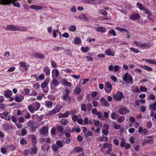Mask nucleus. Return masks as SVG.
Returning <instances> with one entry per match:
<instances>
[{"mask_svg":"<svg viewBox=\"0 0 156 156\" xmlns=\"http://www.w3.org/2000/svg\"><path fill=\"white\" fill-rule=\"evenodd\" d=\"M70 92L69 89H66L65 90L62 92V96L61 97V98L64 101H66L68 100L69 103L70 102L71 98L69 96V94Z\"/></svg>","mask_w":156,"mask_h":156,"instance_id":"nucleus-1","label":"nucleus"},{"mask_svg":"<svg viewBox=\"0 0 156 156\" xmlns=\"http://www.w3.org/2000/svg\"><path fill=\"white\" fill-rule=\"evenodd\" d=\"M113 98L116 101H120L122 99H125L126 97L123 95L122 92L119 91L117 92L116 94H115L113 95Z\"/></svg>","mask_w":156,"mask_h":156,"instance_id":"nucleus-2","label":"nucleus"},{"mask_svg":"<svg viewBox=\"0 0 156 156\" xmlns=\"http://www.w3.org/2000/svg\"><path fill=\"white\" fill-rule=\"evenodd\" d=\"M49 82V78H46L41 84V87L43 92L45 93H47L48 91V85Z\"/></svg>","mask_w":156,"mask_h":156,"instance_id":"nucleus-3","label":"nucleus"},{"mask_svg":"<svg viewBox=\"0 0 156 156\" xmlns=\"http://www.w3.org/2000/svg\"><path fill=\"white\" fill-rule=\"evenodd\" d=\"M123 79L127 83L129 84V82L132 81L133 79L132 76L128 73H126L123 77Z\"/></svg>","mask_w":156,"mask_h":156,"instance_id":"nucleus-4","label":"nucleus"},{"mask_svg":"<svg viewBox=\"0 0 156 156\" xmlns=\"http://www.w3.org/2000/svg\"><path fill=\"white\" fill-rule=\"evenodd\" d=\"M144 13L147 15V17L150 20H151L152 21H154L153 19L151 17V16H152V13L148 8H146L145 9Z\"/></svg>","mask_w":156,"mask_h":156,"instance_id":"nucleus-5","label":"nucleus"},{"mask_svg":"<svg viewBox=\"0 0 156 156\" xmlns=\"http://www.w3.org/2000/svg\"><path fill=\"white\" fill-rule=\"evenodd\" d=\"M105 91L108 93H110L113 89L112 85L109 82H107L105 84Z\"/></svg>","mask_w":156,"mask_h":156,"instance_id":"nucleus-6","label":"nucleus"},{"mask_svg":"<svg viewBox=\"0 0 156 156\" xmlns=\"http://www.w3.org/2000/svg\"><path fill=\"white\" fill-rule=\"evenodd\" d=\"M60 84V83L57 80L54 78L50 83V86L51 88H55Z\"/></svg>","mask_w":156,"mask_h":156,"instance_id":"nucleus-7","label":"nucleus"},{"mask_svg":"<svg viewBox=\"0 0 156 156\" xmlns=\"http://www.w3.org/2000/svg\"><path fill=\"white\" fill-rule=\"evenodd\" d=\"M100 102L102 106L105 107H108L110 105V103L108 102L103 97L101 98L100 99Z\"/></svg>","mask_w":156,"mask_h":156,"instance_id":"nucleus-8","label":"nucleus"},{"mask_svg":"<svg viewBox=\"0 0 156 156\" xmlns=\"http://www.w3.org/2000/svg\"><path fill=\"white\" fill-rule=\"evenodd\" d=\"M30 8L31 9H33L36 10H41L42 9L44 8H46V7H43L41 6H40L39 5H32L30 6Z\"/></svg>","mask_w":156,"mask_h":156,"instance_id":"nucleus-9","label":"nucleus"},{"mask_svg":"<svg viewBox=\"0 0 156 156\" xmlns=\"http://www.w3.org/2000/svg\"><path fill=\"white\" fill-rule=\"evenodd\" d=\"M95 30L98 32L104 33L106 32V29L105 27H96L95 28Z\"/></svg>","mask_w":156,"mask_h":156,"instance_id":"nucleus-10","label":"nucleus"},{"mask_svg":"<svg viewBox=\"0 0 156 156\" xmlns=\"http://www.w3.org/2000/svg\"><path fill=\"white\" fill-rule=\"evenodd\" d=\"M27 27L16 26V31H27Z\"/></svg>","mask_w":156,"mask_h":156,"instance_id":"nucleus-11","label":"nucleus"},{"mask_svg":"<svg viewBox=\"0 0 156 156\" xmlns=\"http://www.w3.org/2000/svg\"><path fill=\"white\" fill-rule=\"evenodd\" d=\"M17 0H10V1L9 3L7 5H8L11 3L12 4V5L15 6V7H17L18 8H20V4L18 2H16L17 1Z\"/></svg>","mask_w":156,"mask_h":156,"instance_id":"nucleus-12","label":"nucleus"},{"mask_svg":"<svg viewBox=\"0 0 156 156\" xmlns=\"http://www.w3.org/2000/svg\"><path fill=\"white\" fill-rule=\"evenodd\" d=\"M62 84L64 86H67L69 87H71L72 85V84L70 82L67 81V80L63 79L61 81Z\"/></svg>","mask_w":156,"mask_h":156,"instance_id":"nucleus-13","label":"nucleus"},{"mask_svg":"<svg viewBox=\"0 0 156 156\" xmlns=\"http://www.w3.org/2000/svg\"><path fill=\"white\" fill-rule=\"evenodd\" d=\"M16 26L13 25H9L7 26L5 30H11L12 31H16Z\"/></svg>","mask_w":156,"mask_h":156,"instance_id":"nucleus-14","label":"nucleus"},{"mask_svg":"<svg viewBox=\"0 0 156 156\" xmlns=\"http://www.w3.org/2000/svg\"><path fill=\"white\" fill-rule=\"evenodd\" d=\"M151 47V45L150 42H147V43H144L143 44H141L140 42L139 47L141 48H149Z\"/></svg>","mask_w":156,"mask_h":156,"instance_id":"nucleus-15","label":"nucleus"},{"mask_svg":"<svg viewBox=\"0 0 156 156\" xmlns=\"http://www.w3.org/2000/svg\"><path fill=\"white\" fill-rule=\"evenodd\" d=\"M32 104L33 105L35 110L36 111H37L39 109L41 105L39 102H35L33 103Z\"/></svg>","mask_w":156,"mask_h":156,"instance_id":"nucleus-16","label":"nucleus"},{"mask_svg":"<svg viewBox=\"0 0 156 156\" xmlns=\"http://www.w3.org/2000/svg\"><path fill=\"white\" fill-rule=\"evenodd\" d=\"M20 65V66L24 67V69L26 71H27L28 70L29 67L30 66V65L28 64L26 65V63L24 62H21L19 63Z\"/></svg>","mask_w":156,"mask_h":156,"instance_id":"nucleus-17","label":"nucleus"},{"mask_svg":"<svg viewBox=\"0 0 156 156\" xmlns=\"http://www.w3.org/2000/svg\"><path fill=\"white\" fill-rule=\"evenodd\" d=\"M34 56L36 58L40 59L44 58V54L39 52H35Z\"/></svg>","mask_w":156,"mask_h":156,"instance_id":"nucleus-18","label":"nucleus"},{"mask_svg":"<svg viewBox=\"0 0 156 156\" xmlns=\"http://www.w3.org/2000/svg\"><path fill=\"white\" fill-rule=\"evenodd\" d=\"M118 112L120 114L123 115L126 114L127 112H129V110H127L126 108H122L119 109Z\"/></svg>","mask_w":156,"mask_h":156,"instance_id":"nucleus-19","label":"nucleus"},{"mask_svg":"<svg viewBox=\"0 0 156 156\" xmlns=\"http://www.w3.org/2000/svg\"><path fill=\"white\" fill-rule=\"evenodd\" d=\"M140 17V16L139 14L136 13L132 15L129 18L133 20H135L139 19Z\"/></svg>","mask_w":156,"mask_h":156,"instance_id":"nucleus-20","label":"nucleus"},{"mask_svg":"<svg viewBox=\"0 0 156 156\" xmlns=\"http://www.w3.org/2000/svg\"><path fill=\"white\" fill-rule=\"evenodd\" d=\"M100 146L103 149L109 148L110 147L112 146V144L109 143H104L103 144H101L100 145Z\"/></svg>","mask_w":156,"mask_h":156,"instance_id":"nucleus-21","label":"nucleus"},{"mask_svg":"<svg viewBox=\"0 0 156 156\" xmlns=\"http://www.w3.org/2000/svg\"><path fill=\"white\" fill-rule=\"evenodd\" d=\"M45 105L48 108H51L53 106V102L51 101L47 100L45 101Z\"/></svg>","mask_w":156,"mask_h":156,"instance_id":"nucleus-22","label":"nucleus"},{"mask_svg":"<svg viewBox=\"0 0 156 156\" xmlns=\"http://www.w3.org/2000/svg\"><path fill=\"white\" fill-rule=\"evenodd\" d=\"M83 121V125L85 126L88 124H91L92 123V120L89 119L87 117L84 118Z\"/></svg>","mask_w":156,"mask_h":156,"instance_id":"nucleus-23","label":"nucleus"},{"mask_svg":"<svg viewBox=\"0 0 156 156\" xmlns=\"http://www.w3.org/2000/svg\"><path fill=\"white\" fill-rule=\"evenodd\" d=\"M38 151L37 148L35 147H34L31 148L30 153L31 155L36 154H37Z\"/></svg>","mask_w":156,"mask_h":156,"instance_id":"nucleus-24","label":"nucleus"},{"mask_svg":"<svg viewBox=\"0 0 156 156\" xmlns=\"http://www.w3.org/2000/svg\"><path fill=\"white\" fill-rule=\"evenodd\" d=\"M12 93L11 90H7L4 92V96L6 98H9L10 97L12 94Z\"/></svg>","mask_w":156,"mask_h":156,"instance_id":"nucleus-25","label":"nucleus"},{"mask_svg":"<svg viewBox=\"0 0 156 156\" xmlns=\"http://www.w3.org/2000/svg\"><path fill=\"white\" fill-rule=\"evenodd\" d=\"M81 92V90L80 86H76L75 88L74 93L75 95L79 94Z\"/></svg>","mask_w":156,"mask_h":156,"instance_id":"nucleus-26","label":"nucleus"},{"mask_svg":"<svg viewBox=\"0 0 156 156\" xmlns=\"http://www.w3.org/2000/svg\"><path fill=\"white\" fill-rule=\"evenodd\" d=\"M50 148L49 145L47 144H44L41 147V149L44 151H48Z\"/></svg>","mask_w":156,"mask_h":156,"instance_id":"nucleus-27","label":"nucleus"},{"mask_svg":"<svg viewBox=\"0 0 156 156\" xmlns=\"http://www.w3.org/2000/svg\"><path fill=\"white\" fill-rule=\"evenodd\" d=\"M106 55L108 56H114L115 55V53H113L111 51V49H108L106 50L105 52Z\"/></svg>","mask_w":156,"mask_h":156,"instance_id":"nucleus-28","label":"nucleus"},{"mask_svg":"<svg viewBox=\"0 0 156 156\" xmlns=\"http://www.w3.org/2000/svg\"><path fill=\"white\" fill-rule=\"evenodd\" d=\"M138 130L140 133H142V134L146 135L147 133V129H143V127H139Z\"/></svg>","mask_w":156,"mask_h":156,"instance_id":"nucleus-29","label":"nucleus"},{"mask_svg":"<svg viewBox=\"0 0 156 156\" xmlns=\"http://www.w3.org/2000/svg\"><path fill=\"white\" fill-rule=\"evenodd\" d=\"M48 132V129L47 127H42L40 130L41 134H46Z\"/></svg>","mask_w":156,"mask_h":156,"instance_id":"nucleus-30","label":"nucleus"},{"mask_svg":"<svg viewBox=\"0 0 156 156\" xmlns=\"http://www.w3.org/2000/svg\"><path fill=\"white\" fill-rule=\"evenodd\" d=\"M107 34L108 36H116V34L114 30L112 29L108 31Z\"/></svg>","mask_w":156,"mask_h":156,"instance_id":"nucleus-31","label":"nucleus"},{"mask_svg":"<svg viewBox=\"0 0 156 156\" xmlns=\"http://www.w3.org/2000/svg\"><path fill=\"white\" fill-rule=\"evenodd\" d=\"M52 77L54 74L56 77H58L59 75V73L58 70L57 69H53L51 72Z\"/></svg>","mask_w":156,"mask_h":156,"instance_id":"nucleus-32","label":"nucleus"},{"mask_svg":"<svg viewBox=\"0 0 156 156\" xmlns=\"http://www.w3.org/2000/svg\"><path fill=\"white\" fill-rule=\"evenodd\" d=\"M29 137L31 138L32 140L33 145L34 146H35L37 143V141L36 139V137L34 135H28Z\"/></svg>","mask_w":156,"mask_h":156,"instance_id":"nucleus-33","label":"nucleus"},{"mask_svg":"<svg viewBox=\"0 0 156 156\" xmlns=\"http://www.w3.org/2000/svg\"><path fill=\"white\" fill-rule=\"evenodd\" d=\"M43 72L47 75H49L50 74V70L48 66H45L43 68Z\"/></svg>","mask_w":156,"mask_h":156,"instance_id":"nucleus-34","label":"nucleus"},{"mask_svg":"<svg viewBox=\"0 0 156 156\" xmlns=\"http://www.w3.org/2000/svg\"><path fill=\"white\" fill-rule=\"evenodd\" d=\"M140 67L144 69L149 71H152L153 69L151 67H150L147 66L145 65H141L140 66Z\"/></svg>","mask_w":156,"mask_h":156,"instance_id":"nucleus-35","label":"nucleus"},{"mask_svg":"<svg viewBox=\"0 0 156 156\" xmlns=\"http://www.w3.org/2000/svg\"><path fill=\"white\" fill-rule=\"evenodd\" d=\"M62 108V105L60 104H58L53 109L55 110V113L58 112L61 110Z\"/></svg>","mask_w":156,"mask_h":156,"instance_id":"nucleus-36","label":"nucleus"},{"mask_svg":"<svg viewBox=\"0 0 156 156\" xmlns=\"http://www.w3.org/2000/svg\"><path fill=\"white\" fill-rule=\"evenodd\" d=\"M8 115V113L7 111L4 112L3 113H0V117L4 119L5 118L6 116Z\"/></svg>","mask_w":156,"mask_h":156,"instance_id":"nucleus-37","label":"nucleus"},{"mask_svg":"<svg viewBox=\"0 0 156 156\" xmlns=\"http://www.w3.org/2000/svg\"><path fill=\"white\" fill-rule=\"evenodd\" d=\"M69 113L68 112H66L63 114H59V117L60 118H67L69 115Z\"/></svg>","mask_w":156,"mask_h":156,"instance_id":"nucleus-38","label":"nucleus"},{"mask_svg":"<svg viewBox=\"0 0 156 156\" xmlns=\"http://www.w3.org/2000/svg\"><path fill=\"white\" fill-rule=\"evenodd\" d=\"M81 42V41L80 39L78 37H76L75 38L74 43L76 44H80Z\"/></svg>","mask_w":156,"mask_h":156,"instance_id":"nucleus-39","label":"nucleus"},{"mask_svg":"<svg viewBox=\"0 0 156 156\" xmlns=\"http://www.w3.org/2000/svg\"><path fill=\"white\" fill-rule=\"evenodd\" d=\"M136 5L137 7L140 10H143L144 11L146 8H145L144 7L143 5L140 2H138L136 3Z\"/></svg>","mask_w":156,"mask_h":156,"instance_id":"nucleus-40","label":"nucleus"},{"mask_svg":"<svg viewBox=\"0 0 156 156\" xmlns=\"http://www.w3.org/2000/svg\"><path fill=\"white\" fill-rule=\"evenodd\" d=\"M28 109L29 111L31 113H33L35 111H36L35 110L34 107L32 104L28 106Z\"/></svg>","mask_w":156,"mask_h":156,"instance_id":"nucleus-41","label":"nucleus"},{"mask_svg":"<svg viewBox=\"0 0 156 156\" xmlns=\"http://www.w3.org/2000/svg\"><path fill=\"white\" fill-rule=\"evenodd\" d=\"M98 12L104 16H106L108 15V12L104 9H99Z\"/></svg>","mask_w":156,"mask_h":156,"instance_id":"nucleus-42","label":"nucleus"},{"mask_svg":"<svg viewBox=\"0 0 156 156\" xmlns=\"http://www.w3.org/2000/svg\"><path fill=\"white\" fill-rule=\"evenodd\" d=\"M10 0H0V4L1 5H7L9 3Z\"/></svg>","mask_w":156,"mask_h":156,"instance_id":"nucleus-43","label":"nucleus"},{"mask_svg":"<svg viewBox=\"0 0 156 156\" xmlns=\"http://www.w3.org/2000/svg\"><path fill=\"white\" fill-rule=\"evenodd\" d=\"M116 29L121 32H126V33H129V32L128 31V30L124 28H121L119 27H118L116 28Z\"/></svg>","mask_w":156,"mask_h":156,"instance_id":"nucleus-44","label":"nucleus"},{"mask_svg":"<svg viewBox=\"0 0 156 156\" xmlns=\"http://www.w3.org/2000/svg\"><path fill=\"white\" fill-rule=\"evenodd\" d=\"M31 78L33 81H35L38 80V76L37 74H33L31 75Z\"/></svg>","mask_w":156,"mask_h":156,"instance_id":"nucleus-45","label":"nucleus"},{"mask_svg":"<svg viewBox=\"0 0 156 156\" xmlns=\"http://www.w3.org/2000/svg\"><path fill=\"white\" fill-rule=\"evenodd\" d=\"M34 121L31 120L29 121L27 123V125L29 127H35L34 124L35 123Z\"/></svg>","mask_w":156,"mask_h":156,"instance_id":"nucleus-46","label":"nucleus"},{"mask_svg":"<svg viewBox=\"0 0 156 156\" xmlns=\"http://www.w3.org/2000/svg\"><path fill=\"white\" fill-rule=\"evenodd\" d=\"M108 127H104V129H102V133L105 135H107L108 133Z\"/></svg>","mask_w":156,"mask_h":156,"instance_id":"nucleus-47","label":"nucleus"},{"mask_svg":"<svg viewBox=\"0 0 156 156\" xmlns=\"http://www.w3.org/2000/svg\"><path fill=\"white\" fill-rule=\"evenodd\" d=\"M60 122L62 125H65L68 123V120L67 119H62L60 120Z\"/></svg>","mask_w":156,"mask_h":156,"instance_id":"nucleus-48","label":"nucleus"},{"mask_svg":"<svg viewBox=\"0 0 156 156\" xmlns=\"http://www.w3.org/2000/svg\"><path fill=\"white\" fill-rule=\"evenodd\" d=\"M79 18L81 19H83L86 21H88L89 20L88 18L85 14H82L79 16Z\"/></svg>","mask_w":156,"mask_h":156,"instance_id":"nucleus-49","label":"nucleus"},{"mask_svg":"<svg viewBox=\"0 0 156 156\" xmlns=\"http://www.w3.org/2000/svg\"><path fill=\"white\" fill-rule=\"evenodd\" d=\"M83 151V149L82 148L80 147H75L73 150V151L74 152H79L80 151Z\"/></svg>","mask_w":156,"mask_h":156,"instance_id":"nucleus-50","label":"nucleus"},{"mask_svg":"<svg viewBox=\"0 0 156 156\" xmlns=\"http://www.w3.org/2000/svg\"><path fill=\"white\" fill-rule=\"evenodd\" d=\"M94 0H83L82 2L84 4H91Z\"/></svg>","mask_w":156,"mask_h":156,"instance_id":"nucleus-51","label":"nucleus"},{"mask_svg":"<svg viewBox=\"0 0 156 156\" xmlns=\"http://www.w3.org/2000/svg\"><path fill=\"white\" fill-rule=\"evenodd\" d=\"M81 109L82 111L86 112L87 111L86 105L85 104H82L81 107Z\"/></svg>","mask_w":156,"mask_h":156,"instance_id":"nucleus-52","label":"nucleus"},{"mask_svg":"<svg viewBox=\"0 0 156 156\" xmlns=\"http://www.w3.org/2000/svg\"><path fill=\"white\" fill-rule=\"evenodd\" d=\"M89 49V48L87 47H86L85 48L82 47L81 48V51L83 52H87Z\"/></svg>","mask_w":156,"mask_h":156,"instance_id":"nucleus-53","label":"nucleus"},{"mask_svg":"<svg viewBox=\"0 0 156 156\" xmlns=\"http://www.w3.org/2000/svg\"><path fill=\"white\" fill-rule=\"evenodd\" d=\"M30 152L28 149H25L23 152V154L25 156H28Z\"/></svg>","mask_w":156,"mask_h":156,"instance_id":"nucleus-54","label":"nucleus"},{"mask_svg":"<svg viewBox=\"0 0 156 156\" xmlns=\"http://www.w3.org/2000/svg\"><path fill=\"white\" fill-rule=\"evenodd\" d=\"M63 141L64 143L68 144L70 142V139L67 137H65L63 139Z\"/></svg>","mask_w":156,"mask_h":156,"instance_id":"nucleus-55","label":"nucleus"},{"mask_svg":"<svg viewBox=\"0 0 156 156\" xmlns=\"http://www.w3.org/2000/svg\"><path fill=\"white\" fill-rule=\"evenodd\" d=\"M83 98V95L82 94L79 95L77 97V99L78 101H81Z\"/></svg>","mask_w":156,"mask_h":156,"instance_id":"nucleus-56","label":"nucleus"},{"mask_svg":"<svg viewBox=\"0 0 156 156\" xmlns=\"http://www.w3.org/2000/svg\"><path fill=\"white\" fill-rule=\"evenodd\" d=\"M119 115L115 112H112L111 114V117L112 119H115L117 116H118Z\"/></svg>","mask_w":156,"mask_h":156,"instance_id":"nucleus-57","label":"nucleus"},{"mask_svg":"<svg viewBox=\"0 0 156 156\" xmlns=\"http://www.w3.org/2000/svg\"><path fill=\"white\" fill-rule=\"evenodd\" d=\"M69 29L70 31L74 32L76 30V27L75 26L72 25L70 27Z\"/></svg>","mask_w":156,"mask_h":156,"instance_id":"nucleus-58","label":"nucleus"},{"mask_svg":"<svg viewBox=\"0 0 156 156\" xmlns=\"http://www.w3.org/2000/svg\"><path fill=\"white\" fill-rule=\"evenodd\" d=\"M63 48H64L63 47H60L59 46H58L57 47H56L54 48L53 49V51H58L60 49H63Z\"/></svg>","mask_w":156,"mask_h":156,"instance_id":"nucleus-59","label":"nucleus"},{"mask_svg":"<svg viewBox=\"0 0 156 156\" xmlns=\"http://www.w3.org/2000/svg\"><path fill=\"white\" fill-rule=\"evenodd\" d=\"M52 149L54 152H56L58 151V147L56 145H53L52 146Z\"/></svg>","mask_w":156,"mask_h":156,"instance_id":"nucleus-60","label":"nucleus"},{"mask_svg":"<svg viewBox=\"0 0 156 156\" xmlns=\"http://www.w3.org/2000/svg\"><path fill=\"white\" fill-rule=\"evenodd\" d=\"M125 119V118L123 116H121L117 120V121L121 123L123 122Z\"/></svg>","mask_w":156,"mask_h":156,"instance_id":"nucleus-61","label":"nucleus"},{"mask_svg":"<svg viewBox=\"0 0 156 156\" xmlns=\"http://www.w3.org/2000/svg\"><path fill=\"white\" fill-rule=\"evenodd\" d=\"M15 100L16 102H20L23 101V99H21L19 96H17L15 97Z\"/></svg>","mask_w":156,"mask_h":156,"instance_id":"nucleus-62","label":"nucleus"},{"mask_svg":"<svg viewBox=\"0 0 156 156\" xmlns=\"http://www.w3.org/2000/svg\"><path fill=\"white\" fill-rule=\"evenodd\" d=\"M149 108L150 109L152 110L153 111H156V107H155V106L153 105V104H151L149 105Z\"/></svg>","mask_w":156,"mask_h":156,"instance_id":"nucleus-63","label":"nucleus"},{"mask_svg":"<svg viewBox=\"0 0 156 156\" xmlns=\"http://www.w3.org/2000/svg\"><path fill=\"white\" fill-rule=\"evenodd\" d=\"M94 124L96 127H99L100 126H102V124L99 121H95Z\"/></svg>","mask_w":156,"mask_h":156,"instance_id":"nucleus-64","label":"nucleus"}]
</instances>
